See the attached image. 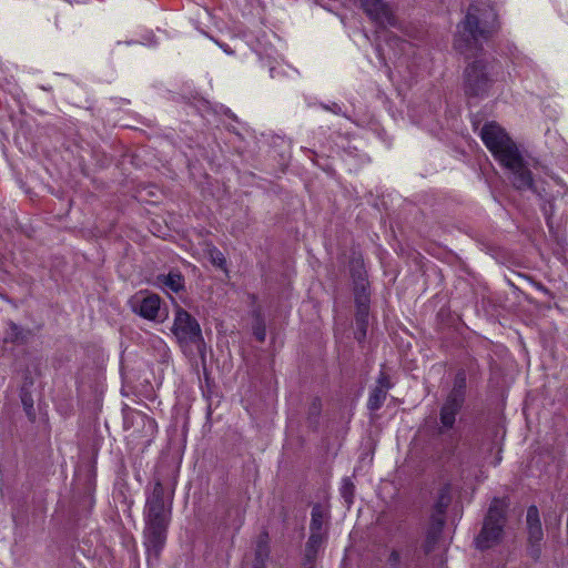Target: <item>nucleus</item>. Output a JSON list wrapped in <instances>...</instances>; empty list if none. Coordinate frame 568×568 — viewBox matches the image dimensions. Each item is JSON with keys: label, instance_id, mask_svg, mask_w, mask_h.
Wrapping results in <instances>:
<instances>
[{"label": "nucleus", "instance_id": "6e6552de", "mask_svg": "<svg viewBox=\"0 0 568 568\" xmlns=\"http://www.w3.org/2000/svg\"><path fill=\"white\" fill-rule=\"evenodd\" d=\"M527 527H528V539L531 544L530 548V555L532 558L537 559L540 555V549L538 547H535L539 545V542L542 540L544 532L541 528V523L539 518V510L536 506H530L527 509V516H526Z\"/></svg>", "mask_w": 568, "mask_h": 568}, {"label": "nucleus", "instance_id": "6ab92c4d", "mask_svg": "<svg viewBox=\"0 0 568 568\" xmlns=\"http://www.w3.org/2000/svg\"><path fill=\"white\" fill-rule=\"evenodd\" d=\"M207 253H209L212 264H214L215 266H217L220 268L225 267V264H226L225 257L219 248H216L215 246H211L207 250Z\"/></svg>", "mask_w": 568, "mask_h": 568}, {"label": "nucleus", "instance_id": "f257e3e1", "mask_svg": "<svg viewBox=\"0 0 568 568\" xmlns=\"http://www.w3.org/2000/svg\"><path fill=\"white\" fill-rule=\"evenodd\" d=\"M480 138L499 164L509 172V180L517 190L534 186L532 173L517 144L497 122L490 121L480 130Z\"/></svg>", "mask_w": 568, "mask_h": 568}, {"label": "nucleus", "instance_id": "cd10ccee", "mask_svg": "<svg viewBox=\"0 0 568 568\" xmlns=\"http://www.w3.org/2000/svg\"><path fill=\"white\" fill-rule=\"evenodd\" d=\"M382 386H383V389H385L387 392L392 387L389 376L385 372L379 373V376L377 378V384L375 387H382Z\"/></svg>", "mask_w": 568, "mask_h": 568}, {"label": "nucleus", "instance_id": "20e7f679", "mask_svg": "<svg viewBox=\"0 0 568 568\" xmlns=\"http://www.w3.org/2000/svg\"><path fill=\"white\" fill-rule=\"evenodd\" d=\"M497 80L496 64L485 59H475L463 73V89L468 98H485Z\"/></svg>", "mask_w": 568, "mask_h": 568}, {"label": "nucleus", "instance_id": "423d86ee", "mask_svg": "<svg viewBox=\"0 0 568 568\" xmlns=\"http://www.w3.org/2000/svg\"><path fill=\"white\" fill-rule=\"evenodd\" d=\"M174 335L182 342L196 344L203 339L197 321L180 305H175Z\"/></svg>", "mask_w": 568, "mask_h": 568}, {"label": "nucleus", "instance_id": "7c9ffc66", "mask_svg": "<svg viewBox=\"0 0 568 568\" xmlns=\"http://www.w3.org/2000/svg\"><path fill=\"white\" fill-rule=\"evenodd\" d=\"M399 558H400V556H399V552L397 550H393L390 552V555H389V561L392 564H397L399 561Z\"/></svg>", "mask_w": 568, "mask_h": 568}, {"label": "nucleus", "instance_id": "f8f14e48", "mask_svg": "<svg viewBox=\"0 0 568 568\" xmlns=\"http://www.w3.org/2000/svg\"><path fill=\"white\" fill-rule=\"evenodd\" d=\"M326 538L327 536L310 532L308 540L305 545L304 566H307V568H313L317 554L323 547Z\"/></svg>", "mask_w": 568, "mask_h": 568}, {"label": "nucleus", "instance_id": "b1692460", "mask_svg": "<svg viewBox=\"0 0 568 568\" xmlns=\"http://www.w3.org/2000/svg\"><path fill=\"white\" fill-rule=\"evenodd\" d=\"M253 334L258 342H264L266 336L265 325L262 318H257L253 327Z\"/></svg>", "mask_w": 568, "mask_h": 568}, {"label": "nucleus", "instance_id": "c756f323", "mask_svg": "<svg viewBox=\"0 0 568 568\" xmlns=\"http://www.w3.org/2000/svg\"><path fill=\"white\" fill-rule=\"evenodd\" d=\"M320 410H321V403H320V400H318V399H315V400L312 403L311 412H312L313 414H316V415H317V414L320 413Z\"/></svg>", "mask_w": 568, "mask_h": 568}, {"label": "nucleus", "instance_id": "393cba45", "mask_svg": "<svg viewBox=\"0 0 568 568\" xmlns=\"http://www.w3.org/2000/svg\"><path fill=\"white\" fill-rule=\"evenodd\" d=\"M437 539H438L437 532H432V531L428 532L426 540L423 545V550H424L425 555H428L433 550L435 544L437 542Z\"/></svg>", "mask_w": 568, "mask_h": 568}, {"label": "nucleus", "instance_id": "2f4dec72", "mask_svg": "<svg viewBox=\"0 0 568 568\" xmlns=\"http://www.w3.org/2000/svg\"><path fill=\"white\" fill-rule=\"evenodd\" d=\"M148 44H156V40L152 37L148 39Z\"/></svg>", "mask_w": 568, "mask_h": 568}, {"label": "nucleus", "instance_id": "a878e982", "mask_svg": "<svg viewBox=\"0 0 568 568\" xmlns=\"http://www.w3.org/2000/svg\"><path fill=\"white\" fill-rule=\"evenodd\" d=\"M158 433V424L154 418L144 415V435L154 436Z\"/></svg>", "mask_w": 568, "mask_h": 568}, {"label": "nucleus", "instance_id": "bb28decb", "mask_svg": "<svg viewBox=\"0 0 568 568\" xmlns=\"http://www.w3.org/2000/svg\"><path fill=\"white\" fill-rule=\"evenodd\" d=\"M130 306H131V310L139 316H142V298L139 296V294H135L131 300H130Z\"/></svg>", "mask_w": 568, "mask_h": 568}, {"label": "nucleus", "instance_id": "39448f33", "mask_svg": "<svg viewBox=\"0 0 568 568\" xmlns=\"http://www.w3.org/2000/svg\"><path fill=\"white\" fill-rule=\"evenodd\" d=\"M506 507L507 505L503 499H493L483 529L476 538L478 548L487 549L498 542L505 524Z\"/></svg>", "mask_w": 568, "mask_h": 568}, {"label": "nucleus", "instance_id": "4be33fe9", "mask_svg": "<svg viewBox=\"0 0 568 568\" xmlns=\"http://www.w3.org/2000/svg\"><path fill=\"white\" fill-rule=\"evenodd\" d=\"M21 402L24 407V410L30 419L34 418V409H33V400L30 395L22 390L21 393Z\"/></svg>", "mask_w": 568, "mask_h": 568}, {"label": "nucleus", "instance_id": "473e14b6", "mask_svg": "<svg viewBox=\"0 0 568 568\" xmlns=\"http://www.w3.org/2000/svg\"><path fill=\"white\" fill-rule=\"evenodd\" d=\"M23 233H26L28 236H31V233L28 230H22Z\"/></svg>", "mask_w": 568, "mask_h": 568}, {"label": "nucleus", "instance_id": "0eeeda50", "mask_svg": "<svg viewBox=\"0 0 568 568\" xmlns=\"http://www.w3.org/2000/svg\"><path fill=\"white\" fill-rule=\"evenodd\" d=\"M361 8L378 26H397V18L383 0H359Z\"/></svg>", "mask_w": 568, "mask_h": 568}, {"label": "nucleus", "instance_id": "9b49d317", "mask_svg": "<svg viewBox=\"0 0 568 568\" xmlns=\"http://www.w3.org/2000/svg\"><path fill=\"white\" fill-rule=\"evenodd\" d=\"M328 514L322 505L316 504L312 508L310 532L327 536Z\"/></svg>", "mask_w": 568, "mask_h": 568}, {"label": "nucleus", "instance_id": "ddd939ff", "mask_svg": "<svg viewBox=\"0 0 568 568\" xmlns=\"http://www.w3.org/2000/svg\"><path fill=\"white\" fill-rule=\"evenodd\" d=\"M32 336V332L30 329H26L12 321L8 323V329L4 335V343H13L17 345H23L29 342Z\"/></svg>", "mask_w": 568, "mask_h": 568}, {"label": "nucleus", "instance_id": "dca6fc26", "mask_svg": "<svg viewBox=\"0 0 568 568\" xmlns=\"http://www.w3.org/2000/svg\"><path fill=\"white\" fill-rule=\"evenodd\" d=\"M363 264L356 261V265L352 267V277L354 281V293L368 292V282L362 271Z\"/></svg>", "mask_w": 568, "mask_h": 568}, {"label": "nucleus", "instance_id": "9d476101", "mask_svg": "<svg viewBox=\"0 0 568 568\" xmlns=\"http://www.w3.org/2000/svg\"><path fill=\"white\" fill-rule=\"evenodd\" d=\"M156 284L163 290L179 295L185 292V278L179 271H171L168 274L158 275Z\"/></svg>", "mask_w": 568, "mask_h": 568}, {"label": "nucleus", "instance_id": "7ed1b4c3", "mask_svg": "<svg viewBox=\"0 0 568 568\" xmlns=\"http://www.w3.org/2000/svg\"><path fill=\"white\" fill-rule=\"evenodd\" d=\"M164 489L160 483L155 484L152 496L149 500V521H148V552L149 565L151 558H158L166 539V528L170 519V508L163 499Z\"/></svg>", "mask_w": 568, "mask_h": 568}, {"label": "nucleus", "instance_id": "5701e85b", "mask_svg": "<svg viewBox=\"0 0 568 568\" xmlns=\"http://www.w3.org/2000/svg\"><path fill=\"white\" fill-rule=\"evenodd\" d=\"M356 308L369 310V292L355 293Z\"/></svg>", "mask_w": 568, "mask_h": 568}, {"label": "nucleus", "instance_id": "1a4fd4ad", "mask_svg": "<svg viewBox=\"0 0 568 568\" xmlns=\"http://www.w3.org/2000/svg\"><path fill=\"white\" fill-rule=\"evenodd\" d=\"M169 316L168 307L159 295L144 292V320L163 323Z\"/></svg>", "mask_w": 568, "mask_h": 568}, {"label": "nucleus", "instance_id": "412c9836", "mask_svg": "<svg viewBox=\"0 0 568 568\" xmlns=\"http://www.w3.org/2000/svg\"><path fill=\"white\" fill-rule=\"evenodd\" d=\"M354 490H355V487H354V484L351 481V479H348V478L344 479L343 486L341 489V494L346 503H348V504L352 503Z\"/></svg>", "mask_w": 568, "mask_h": 568}, {"label": "nucleus", "instance_id": "a211bd4d", "mask_svg": "<svg viewBox=\"0 0 568 568\" xmlns=\"http://www.w3.org/2000/svg\"><path fill=\"white\" fill-rule=\"evenodd\" d=\"M368 311L369 310H361V308H357V312H356V326H357V329L361 332V335L362 337H364L366 335V329H367V325H368Z\"/></svg>", "mask_w": 568, "mask_h": 568}, {"label": "nucleus", "instance_id": "f03ea898", "mask_svg": "<svg viewBox=\"0 0 568 568\" xmlns=\"http://www.w3.org/2000/svg\"><path fill=\"white\" fill-rule=\"evenodd\" d=\"M498 29V14L493 4L470 3L464 20L458 24L455 48L460 53L480 50L481 41L489 40Z\"/></svg>", "mask_w": 568, "mask_h": 568}, {"label": "nucleus", "instance_id": "aec40b11", "mask_svg": "<svg viewBox=\"0 0 568 568\" xmlns=\"http://www.w3.org/2000/svg\"><path fill=\"white\" fill-rule=\"evenodd\" d=\"M267 556H268L267 534H265L264 537H261V539L257 542L256 559L260 561V564L263 565V562Z\"/></svg>", "mask_w": 568, "mask_h": 568}, {"label": "nucleus", "instance_id": "2eb2a0df", "mask_svg": "<svg viewBox=\"0 0 568 568\" xmlns=\"http://www.w3.org/2000/svg\"><path fill=\"white\" fill-rule=\"evenodd\" d=\"M466 394V373L464 371H459L454 379V386L447 397L453 398V402H462L465 400Z\"/></svg>", "mask_w": 568, "mask_h": 568}, {"label": "nucleus", "instance_id": "c85d7f7f", "mask_svg": "<svg viewBox=\"0 0 568 568\" xmlns=\"http://www.w3.org/2000/svg\"><path fill=\"white\" fill-rule=\"evenodd\" d=\"M449 497L447 496L446 489L440 493L439 499L436 504L437 511L443 514L445 508L448 506Z\"/></svg>", "mask_w": 568, "mask_h": 568}, {"label": "nucleus", "instance_id": "4468645a", "mask_svg": "<svg viewBox=\"0 0 568 568\" xmlns=\"http://www.w3.org/2000/svg\"><path fill=\"white\" fill-rule=\"evenodd\" d=\"M464 403L453 402V398L447 397L440 409V423L446 428H452L456 420V415L459 413Z\"/></svg>", "mask_w": 568, "mask_h": 568}, {"label": "nucleus", "instance_id": "f3484780", "mask_svg": "<svg viewBox=\"0 0 568 568\" xmlns=\"http://www.w3.org/2000/svg\"><path fill=\"white\" fill-rule=\"evenodd\" d=\"M387 397V390L382 387H374L367 400V407L372 412L378 410Z\"/></svg>", "mask_w": 568, "mask_h": 568}, {"label": "nucleus", "instance_id": "72a5a7b5", "mask_svg": "<svg viewBox=\"0 0 568 568\" xmlns=\"http://www.w3.org/2000/svg\"><path fill=\"white\" fill-rule=\"evenodd\" d=\"M255 568H260V567H255Z\"/></svg>", "mask_w": 568, "mask_h": 568}]
</instances>
